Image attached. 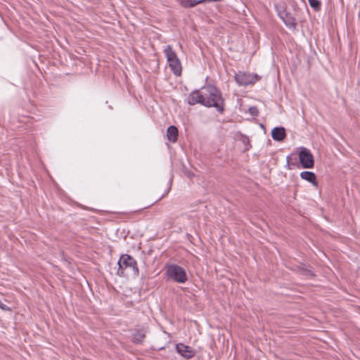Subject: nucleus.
I'll list each match as a JSON object with an SVG mask.
<instances>
[{
	"label": "nucleus",
	"instance_id": "obj_19",
	"mask_svg": "<svg viewBox=\"0 0 360 360\" xmlns=\"http://www.w3.org/2000/svg\"><path fill=\"white\" fill-rule=\"evenodd\" d=\"M290 159H291V158H290V155H288V156L287 157V163H288V165H294L292 162H290Z\"/></svg>",
	"mask_w": 360,
	"mask_h": 360
},
{
	"label": "nucleus",
	"instance_id": "obj_4",
	"mask_svg": "<svg viewBox=\"0 0 360 360\" xmlns=\"http://www.w3.org/2000/svg\"><path fill=\"white\" fill-rule=\"evenodd\" d=\"M165 56L167 59L169 66L172 70L174 74L179 76L181 74V62L177 57L176 53L170 45H167L164 50Z\"/></svg>",
	"mask_w": 360,
	"mask_h": 360
},
{
	"label": "nucleus",
	"instance_id": "obj_18",
	"mask_svg": "<svg viewBox=\"0 0 360 360\" xmlns=\"http://www.w3.org/2000/svg\"><path fill=\"white\" fill-rule=\"evenodd\" d=\"M285 23L287 26H289V27H295V25H296V22H295V20L294 19H290L288 21H285Z\"/></svg>",
	"mask_w": 360,
	"mask_h": 360
},
{
	"label": "nucleus",
	"instance_id": "obj_3",
	"mask_svg": "<svg viewBox=\"0 0 360 360\" xmlns=\"http://www.w3.org/2000/svg\"><path fill=\"white\" fill-rule=\"evenodd\" d=\"M165 274L168 279L179 283H184L188 280L185 269L177 264L167 265Z\"/></svg>",
	"mask_w": 360,
	"mask_h": 360
},
{
	"label": "nucleus",
	"instance_id": "obj_14",
	"mask_svg": "<svg viewBox=\"0 0 360 360\" xmlns=\"http://www.w3.org/2000/svg\"><path fill=\"white\" fill-rule=\"evenodd\" d=\"M310 6L314 8V11H319L321 7V3L319 0H308Z\"/></svg>",
	"mask_w": 360,
	"mask_h": 360
},
{
	"label": "nucleus",
	"instance_id": "obj_12",
	"mask_svg": "<svg viewBox=\"0 0 360 360\" xmlns=\"http://www.w3.org/2000/svg\"><path fill=\"white\" fill-rule=\"evenodd\" d=\"M146 338V331L143 329L137 330L133 335L132 341L136 344H141Z\"/></svg>",
	"mask_w": 360,
	"mask_h": 360
},
{
	"label": "nucleus",
	"instance_id": "obj_6",
	"mask_svg": "<svg viewBox=\"0 0 360 360\" xmlns=\"http://www.w3.org/2000/svg\"><path fill=\"white\" fill-rule=\"evenodd\" d=\"M299 160L302 168L311 169L314 166V156L309 150L306 148H300Z\"/></svg>",
	"mask_w": 360,
	"mask_h": 360
},
{
	"label": "nucleus",
	"instance_id": "obj_7",
	"mask_svg": "<svg viewBox=\"0 0 360 360\" xmlns=\"http://www.w3.org/2000/svg\"><path fill=\"white\" fill-rule=\"evenodd\" d=\"M203 87L200 90L193 91L187 98V103L191 105L200 103L204 105Z\"/></svg>",
	"mask_w": 360,
	"mask_h": 360
},
{
	"label": "nucleus",
	"instance_id": "obj_8",
	"mask_svg": "<svg viewBox=\"0 0 360 360\" xmlns=\"http://www.w3.org/2000/svg\"><path fill=\"white\" fill-rule=\"evenodd\" d=\"M176 349L178 353L186 359H191L195 354V351L191 347L182 343L177 344Z\"/></svg>",
	"mask_w": 360,
	"mask_h": 360
},
{
	"label": "nucleus",
	"instance_id": "obj_2",
	"mask_svg": "<svg viewBox=\"0 0 360 360\" xmlns=\"http://www.w3.org/2000/svg\"><path fill=\"white\" fill-rule=\"evenodd\" d=\"M117 264L119 266L117 274L120 276H124V271L127 269H131V272L135 276H138L139 274L137 262L135 259L129 255H122L120 257Z\"/></svg>",
	"mask_w": 360,
	"mask_h": 360
},
{
	"label": "nucleus",
	"instance_id": "obj_17",
	"mask_svg": "<svg viewBox=\"0 0 360 360\" xmlns=\"http://www.w3.org/2000/svg\"><path fill=\"white\" fill-rule=\"evenodd\" d=\"M3 297H2V295H0V308L4 309V310H9L10 308L4 303L3 302Z\"/></svg>",
	"mask_w": 360,
	"mask_h": 360
},
{
	"label": "nucleus",
	"instance_id": "obj_16",
	"mask_svg": "<svg viewBox=\"0 0 360 360\" xmlns=\"http://www.w3.org/2000/svg\"><path fill=\"white\" fill-rule=\"evenodd\" d=\"M248 111L252 115L254 116H257L259 114V110L255 106L250 107Z\"/></svg>",
	"mask_w": 360,
	"mask_h": 360
},
{
	"label": "nucleus",
	"instance_id": "obj_1",
	"mask_svg": "<svg viewBox=\"0 0 360 360\" xmlns=\"http://www.w3.org/2000/svg\"><path fill=\"white\" fill-rule=\"evenodd\" d=\"M204 106L214 107L222 113L224 110V101L221 91L214 85L208 84L203 86Z\"/></svg>",
	"mask_w": 360,
	"mask_h": 360
},
{
	"label": "nucleus",
	"instance_id": "obj_15",
	"mask_svg": "<svg viewBox=\"0 0 360 360\" xmlns=\"http://www.w3.org/2000/svg\"><path fill=\"white\" fill-rule=\"evenodd\" d=\"M300 273L304 276H314L312 271L307 266L299 267Z\"/></svg>",
	"mask_w": 360,
	"mask_h": 360
},
{
	"label": "nucleus",
	"instance_id": "obj_9",
	"mask_svg": "<svg viewBox=\"0 0 360 360\" xmlns=\"http://www.w3.org/2000/svg\"><path fill=\"white\" fill-rule=\"evenodd\" d=\"M271 137L274 140L277 141H282L286 137V133L284 127H277L272 129Z\"/></svg>",
	"mask_w": 360,
	"mask_h": 360
},
{
	"label": "nucleus",
	"instance_id": "obj_11",
	"mask_svg": "<svg viewBox=\"0 0 360 360\" xmlns=\"http://www.w3.org/2000/svg\"><path fill=\"white\" fill-rule=\"evenodd\" d=\"M178 135V129L175 126L172 125L167 128V137L169 141L172 143L176 142L177 141Z\"/></svg>",
	"mask_w": 360,
	"mask_h": 360
},
{
	"label": "nucleus",
	"instance_id": "obj_10",
	"mask_svg": "<svg viewBox=\"0 0 360 360\" xmlns=\"http://www.w3.org/2000/svg\"><path fill=\"white\" fill-rule=\"evenodd\" d=\"M300 177L311 183L313 186L318 187V182L316 181V176L312 172L304 171L300 173Z\"/></svg>",
	"mask_w": 360,
	"mask_h": 360
},
{
	"label": "nucleus",
	"instance_id": "obj_13",
	"mask_svg": "<svg viewBox=\"0 0 360 360\" xmlns=\"http://www.w3.org/2000/svg\"><path fill=\"white\" fill-rule=\"evenodd\" d=\"M202 0H180L179 4L184 8H193L198 4H201Z\"/></svg>",
	"mask_w": 360,
	"mask_h": 360
},
{
	"label": "nucleus",
	"instance_id": "obj_5",
	"mask_svg": "<svg viewBox=\"0 0 360 360\" xmlns=\"http://www.w3.org/2000/svg\"><path fill=\"white\" fill-rule=\"evenodd\" d=\"M234 79L239 86H245L258 82L260 79V77L256 74L240 71L235 74Z\"/></svg>",
	"mask_w": 360,
	"mask_h": 360
}]
</instances>
